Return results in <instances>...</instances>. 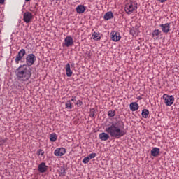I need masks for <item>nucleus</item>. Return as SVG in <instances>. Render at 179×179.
<instances>
[{
  "instance_id": "f257e3e1",
  "label": "nucleus",
  "mask_w": 179,
  "mask_h": 179,
  "mask_svg": "<svg viewBox=\"0 0 179 179\" xmlns=\"http://www.w3.org/2000/svg\"><path fill=\"white\" fill-rule=\"evenodd\" d=\"M122 129H124V123L122 122H117L112 123L110 126L106 127L105 132H107L111 138L120 139V138L127 134V132L122 130Z\"/></svg>"
},
{
  "instance_id": "f03ea898",
  "label": "nucleus",
  "mask_w": 179,
  "mask_h": 179,
  "mask_svg": "<svg viewBox=\"0 0 179 179\" xmlns=\"http://www.w3.org/2000/svg\"><path fill=\"white\" fill-rule=\"evenodd\" d=\"M15 76L17 80L27 82V80L31 78V69L26 64L21 65L16 69Z\"/></svg>"
},
{
  "instance_id": "7ed1b4c3",
  "label": "nucleus",
  "mask_w": 179,
  "mask_h": 179,
  "mask_svg": "<svg viewBox=\"0 0 179 179\" xmlns=\"http://www.w3.org/2000/svg\"><path fill=\"white\" fill-rule=\"evenodd\" d=\"M136 9H138V7H136V6H134V3H132V2L127 3L124 7V10L127 15H131V13H134V12H135Z\"/></svg>"
},
{
  "instance_id": "20e7f679",
  "label": "nucleus",
  "mask_w": 179,
  "mask_h": 179,
  "mask_svg": "<svg viewBox=\"0 0 179 179\" xmlns=\"http://www.w3.org/2000/svg\"><path fill=\"white\" fill-rule=\"evenodd\" d=\"M35 61L36 55L33 53L29 54L26 57L27 66H31V65L34 64Z\"/></svg>"
},
{
  "instance_id": "39448f33",
  "label": "nucleus",
  "mask_w": 179,
  "mask_h": 179,
  "mask_svg": "<svg viewBox=\"0 0 179 179\" xmlns=\"http://www.w3.org/2000/svg\"><path fill=\"white\" fill-rule=\"evenodd\" d=\"M163 99L166 106H170L174 103V96H169L165 94L163 95Z\"/></svg>"
},
{
  "instance_id": "423d86ee",
  "label": "nucleus",
  "mask_w": 179,
  "mask_h": 179,
  "mask_svg": "<svg viewBox=\"0 0 179 179\" xmlns=\"http://www.w3.org/2000/svg\"><path fill=\"white\" fill-rule=\"evenodd\" d=\"M24 55H26V50L24 49H21L15 57L16 64H19V62L22 61V58H23Z\"/></svg>"
},
{
  "instance_id": "0eeeda50",
  "label": "nucleus",
  "mask_w": 179,
  "mask_h": 179,
  "mask_svg": "<svg viewBox=\"0 0 179 179\" xmlns=\"http://www.w3.org/2000/svg\"><path fill=\"white\" fill-rule=\"evenodd\" d=\"M31 19H33V14L30 12H25L23 15V20L25 23H30Z\"/></svg>"
},
{
  "instance_id": "6e6552de",
  "label": "nucleus",
  "mask_w": 179,
  "mask_h": 179,
  "mask_svg": "<svg viewBox=\"0 0 179 179\" xmlns=\"http://www.w3.org/2000/svg\"><path fill=\"white\" fill-rule=\"evenodd\" d=\"M65 153H66V150L64 148H57L54 152V155L57 157L64 156Z\"/></svg>"
},
{
  "instance_id": "1a4fd4ad",
  "label": "nucleus",
  "mask_w": 179,
  "mask_h": 179,
  "mask_svg": "<svg viewBox=\"0 0 179 179\" xmlns=\"http://www.w3.org/2000/svg\"><path fill=\"white\" fill-rule=\"evenodd\" d=\"M65 47H72L73 45V39L72 36H67L64 39Z\"/></svg>"
},
{
  "instance_id": "9d476101",
  "label": "nucleus",
  "mask_w": 179,
  "mask_h": 179,
  "mask_svg": "<svg viewBox=\"0 0 179 179\" xmlns=\"http://www.w3.org/2000/svg\"><path fill=\"white\" fill-rule=\"evenodd\" d=\"M159 27H161L162 31L165 33V34H167V33L170 31V23L161 24H159Z\"/></svg>"
},
{
  "instance_id": "9b49d317",
  "label": "nucleus",
  "mask_w": 179,
  "mask_h": 179,
  "mask_svg": "<svg viewBox=\"0 0 179 179\" xmlns=\"http://www.w3.org/2000/svg\"><path fill=\"white\" fill-rule=\"evenodd\" d=\"M48 169V166L45 164V162H41L38 166V170L39 173H45Z\"/></svg>"
},
{
  "instance_id": "f8f14e48",
  "label": "nucleus",
  "mask_w": 179,
  "mask_h": 179,
  "mask_svg": "<svg viewBox=\"0 0 179 179\" xmlns=\"http://www.w3.org/2000/svg\"><path fill=\"white\" fill-rule=\"evenodd\" d=\"M111 40H113V41H120L121 40V36L120 35V33L113 31L111 32Z\"/></svg>"
},
{
  "instance_id": "ddd939ff",
  "label": "nucleus",
  "mask_w": 179,
  "mask_h": 179,
  "mask_svg": "<svg viewBox=\"0 0 179 179\" xmlns=\"http://www.w3.org/2000/svg\"><path fill=\"white\" fill-rule=\"evenodd\" d=\"M99 138L101 141H108L110 139V135L106 132H102L99 134Z\"/></svg>"
},
{
  "instance_id": "4468645a",
  "label": "nucleus",
  "mask_w": 179,
  "mask_h": 179,
  "mask_svg": "<svg viewBox=\"0 0 179 179\" xmlns=\"http://www.w3.org/2000/svg\"><path fill=\"white\" fill-rule=\"evenodd\" d=\"M65 69H66V76L68 78H71V76H72V73H73V72H72V70H71V64H69V63H68L66 65Z\"/></svg>"
},
{
  "instance_id": "2eb2a0df",
  "label": "nucleus",
  "mask_w": 179,
  "mask_h": 179,
  "mask_svg": "<svg viewBox=\"0 0 179 179\" xmlns=\"http://www.w3.org/2000/svg\"><path fill=\"white\" fill-rule=\"evenodd\" d=\"M159 153H160V149L159 148H153L151 150V156H153L154 157L159 156Z\"/></svg>"
},
{
  "instance_id": "dca6fc26",
  "label": "nucleus",
  "mask_w": 179,
  "mask_h": 179,
  "mask_svg": "<svg viewBox=\"0 0 179 179\" xmlns=\"http://www.w3.org/2000/svg\"><path fill=\"white\" fill-rule=\"evenodd\" d=\"M131 111H136L139 108V105L136 102L131 103L129 105Z\"/></svg>"
},
{
  "instance_id": "f3484780",
  "label": "nucleus",
  "mask_w": 179,
  "mask_h": 179,
  "mask_svg": "<svg viewBox=\"0 0 179 179\" xmlns=\"http://www.w3.org/2000/svg\"><path fill=\"white\" fill-rule=\"evenodd\" d=\"M76 10L77 13H84L85 10H86V8L83 5H79L76 7Z\"/></svg>"
},
{
  "instance_id": "a211bd4d",
  "label": "nucleus",
  "mask_w": 179,
  "mask_h": 179,
  "mask_svg": "<svg viewBox=\"0 0 179 179\" xmlns=\"http://www.w3.org/2000/svg\"><path fill=\"white\" fill-rule=\"evenodd\" d=\"M113 12L111 11L107 12L103 16V19L105 20H110V19H113Z\"/></svg>"
},
{
  "instance_id": "6ab92c4d",
  "label": "nucleus",
  "mask_w": 179,
  "mask_h": 179,
  "mask_svg": "<svg viewBox=\"0 0 179 179\" xmlns=\"http://www.w3.org/2000/svg\"><path fill=\"white\" fill-rule=\"evenodd\" d=\"M143 118H148L149 117V110L143 109L141 113Z\"/></svg>"
},
{
  "instance_id": "aec40b11",
  "label": "nucleus",
  "mask_w": 179,
  "mask_h": 179,
  "mask_svg": "<svg viewBox=\"0 0 179 179\" xmlns=\"http://www.w3.org/2000/svg\"><path fill=\"white\" fill-rule=\"evenodd\" d=\"M50 139L51 142H55L58 139V136L55 133H53L50 135Z\"/></svg>"
},
{
  "instance_id": "412c9836",
  "label": "nucleus",
  "mask_w": 179,
  "mask_h": 179,
  "mask_svg": "<svg viewBox=\"0 0 179 179\" xmlns=\"http://www.w3.org/2000/svg\"><path fill=\"white\" fill-rule=\"evenodd\" d=\"M160 33H162V31H160V30H159V29L154 30L153 32H152V37H157V36H159Z\"/></svg>"
},
{
  "instance_id": "4be33fe9",
  "label": "nucleus",
  "mask_w": 179,
  "mask_h": 179,
  "mask_svg": "<svg viewBox=\"0 0 179 179\" xmlns=\"http://www.w3.org/2000/svg\"><path fill=\"white\" fill-rule=\"evenodd\" d=\"M65 106L66 108H68L69 110H72V102L71 101H67Z\"/></svg>"
},
{
  "instance_id": "5701e85b",
  "label": "nucleus",
  "mask_w": 179,
  "mask_h": 179,
  "mask_svg": "<svg viewBox=\"0 0 179 179\" xmlns=\"http://www.w3.org/2000/svg\"><path fill=\"white\" fill-rule=\"evenodd\" d=\"M90 118H95L96 117V110L91 109L90 112Z\"/></svg>"
},
{
  "instance_id": "b1692460",
  "label": "nucleus",
  "mask_w": 179,
  "mask_h": 179,
  "mask_svg": "<svg viewBox=\"0 0 179 179\" xmlns=\"http://www.w3.org/2000/svg\"><path fill=\"white\" fill-rule=\"evenodd\" d=\"M66 174V170L65 169V167L61 166L60 168V176H64Z\"/></svg>"
},
{
  "instance_id": "393cba45",
  "label": "nucleus",
  "mask_w": 179,
  "mask_h": 179,
  "mask_svg": "<svg viewBox=\"0 0 179 179\" xmlns=\"http://www.w3.org/2000/svg\"><path fill=\"white\" fill-rule=\"evenodd\" d=\"M93 40H96V41H99L101 40V37L99 36V34L94 32V34L92 35Z\"/></svg>"
},
{
  "instance_id": "a878e982",
  "label": "nucleus",
  "mask_w": 179,
  "mask_h": 179,
  "mask_svg": "<svg viewBox=\"0 0 179 179\" xmlns=\"http://www.w3.org/2000/svg\"><path fill=\"white\" fill-rule=\"evenodd\" d=\"M108 115L110 117H115V110H109L108 112Z\"/></svg>"
},
{
  "instance_id": "bb28decb",
  "label": "nucleus",
  "mask_w": 179,
  "mask_h": 179,
  "mask_svg": "<svg viewBox=\"0 0 179 179\" xmlns=\"http://www.w3.org/2000/svg\"><path fill=\"white\" fill-rule=\"evenodd\" d=\"M89 162H90V158L87 156L85 157L83 159V163H84L85 164H86L87 163H89Z\"/></svg>"
},
{
  "instance_id": "cd10ccee",
  "label": "nucleus",
  "mask_w": 179,
  "mask_h": 179,
  "mask_svg": "<svg viewBox=\"0 0 179 179\" xmlns=\"http://www.w3.org/2000/svg\"><path fill=\"white\" fill-rule=\"evenodd\" d=\"M96 156V153H92L88 155V157L90 158V160H92V159H94Z\"/></svg>"
},
{
  "instance_id": "c85d7f7f",
  "label": "nucleus",
  "mask_w": 179,
  "mask_h": 179,
  "mask_svg": "<svg viewBox=\"0 0 179 179\" xmlns=\"http://www.w3.org/2000/svg\"><path fill=\"white\" fill-rule=\"evenodd\" d=\"M37 155L38 156H40V155H41V156H44V151H43V150L40 149L38 150Z\"/></svg>"
},
{
  "instance_id": "c756f323",
  "label": "nucleus",
  "mask_w": 179,
  "mask_h": 179,
  "mask_svg": "<svg viewBox=\"0 0 179 179\" xmlns=\"http://www.w3.org/2000/svg\"><path fill=\"white\" fill-rule=\"evenodd\" d=\"M78 107H80V106H82V104H83V102H82V101L80 100H78L77 101V103H76Z\"/></svg>"
},
{
  "instance_id": "7c9ffc66",
  "label": "nucleus",
  "mask_w": 179,
  "mask_h": 179,
  "mask_svg": "<svg viewBox=\"0 0 179 179\" xmlns=\"http://www.w3.org/2000/svg\"><path fill=\"white\" fill-rule=\"evenodd\" d=\"M3 143H6V140L5 139L0 140V145H3Z\"/></svg>"
},
{
  "instance_id": "2f4dec72",
  "label": "nucleus",
  "mask_w": 179,
  "mask_h": 179,
  "mask_svg": "<svg viewBox=\"0 0 179 179\" xmlns=\"http://www.w3.org/2000/svg\"><path fill=\"white\" fill-rule=\"evenodd\" d=\"M130 34H131L132 36H135V30L131 29L130 30Z\"/></svg>"
},
{
  "instance_id": "473e14b6",
  "label": "nucleus",
  "mask_w": 179,
  "mask_h": 179,
  "mask_svg": "<svg viewBox=\"0 0 179 179\" xmlns=\"http://www.w3.org/2000/svg\"><path fill=\"white\" fill-rule=\"evenodd\" d=\"M76 99V96H72L71 101H73V102L76 101V99Z\"/></svg>"
},
{
  "instance_id": "72a5a7b5",
  "label": "nucleus",
  "mask_w": 179,
  "mask_h": 179,
  "mask_svg": "<svg viewBox=\"0 0 179 179\" xmlns=\"http://www.w3.org/2000/svg\"><path fill=\"white\" fill-rule=\"evenodd\" d=\"M159 1V2H161L162 3H163V2H166V1H167V0H158Z\"/></svg>"
},
{
  "instance_id": "f704fd0d",
  "label": "nucleus",
  "mask_w": 179,
  "mask_h": 179,
  "mask_svg": "<svg viewBox=\"0 0 179 179\" xmlns=\"http://www.w3.org/2000/svg\"><path fill=\"white\" fill-rule=\"evenodd\" d=\"M5 3V0H0V3L2 4V3Z\"/></svg>"
},
{
  "instance_id": "c9c22d12",
  "label": "nucleus",
  "mask_w": 179,
  "mask_h": 179,
  "mask_svg": "<svg viewBox=\"0 0 179 179\" xmlns=\"http://www.w3.org/2000/svg\"><path fill=\"white\" fill-rule=\"evenodd\" d=\"M26 1V2H29V1H30V0H25Z\"/></svg>"
},
{
  "instance_id": "e433bc0d",
  "label": "nucleus",
  "mask_w": 179,
  "mask_h": 179,
  "mask_svg": "<svg viewBox=\"0 0 179 179\" xmlns=\"http://www.w3.org/2000/svg\"><path fill=\"white\" fill-rule=\"evenodd\" d=\"M141 99H142V97H139V98H138V100H141Z\"/></svg>"
},
{
  "instance_id": "4c0bfd02",
  "label": "nucleus",
  "mask_w": 179,
  "mask_h": 179,
  "mask_svg": "<svg viewBox=\"0 0 179 179\" xmlns=\"http://www.w3.org/2000/svg\"><path fill=\"white\" fill-rule=\"evenodd\" d=\"M52 1H54V0H52Z\"/></svg>"
}]
</instances>
